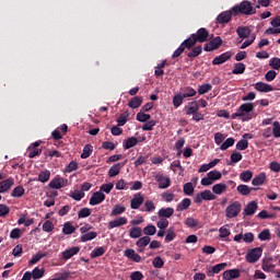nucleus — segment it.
<instances>
[{
  "label": "nucleus",
  "instance_id": "obj_15",
  "mask_svg": "<svg viewBox=\"0 0 280 280\" xmlns=\"http://www.w3.org/2000/svg\"><path fill=\"white\" fill-rule=\"evenodd\" d=\"M155 180L159 183L160 189H167V187L172 185V180L170 179V177H165L163 175H156Z\"/></svg>",
  "mask_w": 280,
  "mask_h": 280
},
{
  "label": "nucleus",
  "instance_id": "obj_25",
  "mask_svg": "<svg viewBox=\"0 0 280 280\" xmlns=\"http://www.w3.org/2000/svg\"><path fill=\"white\" fill-rule=\"evenodd\" d=\"M232 16H233V11H225L218 15L217 21L220 24L229 23Z\"/></svg>",
  "mask_w": 280,
  "mask_h": 280
},
{
  "label": "nucleus",
  "instance_id": "obj_37",
  "mask_svg": "<svg viewBox=\"0 0 280 280\" xmlns=\"http://www.w3.org/2000/svg\"><path fill=\"white\" fill-rule=\"evenodd\" d=\"M195 190H196V186H194L191 182L186 183L183 187V191L185 196H192Z\"/></svg>",
  "mask_w": 280,
  "mask_h": 280
},
{
  "label": "nucleus",
  "instance_id": "obj_52",
  "mask_svg": "<svg viewBox=\"0 0 280 280\" xmlns=\"http://www.w3.org/2000/svg\"><path fill=\"white\" fill-rule=\"evenodd\" d=\"M97 237V232H88L81 236V242H91Z\"/></svg>",
  "mask_w": 280,
  "mask_h": 280
},
{
  "label": "nucleus",
  "instance_id": "obj_60",
  "mask_svg": "<svg viewBox=\"0 0 280 280\" xmlns=\"http://www.w3.org/2000/svg\"><path fill=\"white\" fill-rule=\"evenodd\" d=\"M231 163H229V165H233L235 163H240V161H242L243 156L242 153L240 152H234L231 154Z\"/></svg>",
  "mask_w": 280,
  "mask_h": 280
},
{
  "label": "nucleus",
  "instance_id": "obj_39",
  "mask_svg": "<svg viewBox=\"0 0 280 280\" xmlns=\"http://www.w3.org/2000/svg\"><path fill=\"white\" fill-rule=\"evenodd\" d=\"M24 195L25 188H23V186H16L11 192L12 198H22Z\"/></svg>",
  "mask_w": 280,
  "mask_h": 280
},
{
  "label": "nucleus",
  "instance_id": "obj_28",
  "mask_svg": "<svg viewBox=\"0 0 280 280\" xmlns=\"http://www.w3.org/2000/svg\"><path fill=\"white\" fill-rule=\"evenodd\" d=\"M196 43H198L196 39V35L191 34L186 40L182 43V46L184 49H191V47H194Z\"/></svg>",
  "mask_w": 280,
  "mask_h": 280
},
{
  "label": "nucleus",
  "instance_id": "obj_21",
  "mask_svg": "<svg viewBox=\"0 0 280 280\" xmlns=\"http://www.w3.org/2000/svg\"><path fill=\"white\" fill-rule=\"evenodd\" d=\"M78 253H80V247L79 246H74V247H71L69 249H66L62 253V259H65V260L71 259V257H75V255H78Z\"/></svg>",
  "mask_w": 280,
  "mask_h": 280
},
{
  "label": "nucleus",
  "instance_id": "obj_51",
  "mask_svg": "<svg viewBox=\"0 0 280 280\" xmlns=\"http://www.w3.org/2000/svg\"><path fill=\"white\" fill-rule=\"evenodd\" d=\"M151 117L152 116H150V114L139 112L136 116V119H137V121H141L142 124H145V121H150Z\"/></svg>",
  "mask_w": 280,
  "mask_h": 280
},
{
  "label": "nucleus",
  "instance_id": "obj_64",
  "mask_svg": "<svg viewBox=\"0 0 280 280\" xmlns=\"http://www.w3.org/2000/svg\"><path fill=\"white\" fill-rule=\"evenodd\" d=\"M272 133H273V137H276V139H279V137H280V124H279V121L273 122Z\"/></svg>",
  "mask_w": 280,
  "mask_h": 280
},
{
  "label": "nucleus",
  "instance_id": "obj_47",
  "mask_svg": "<svg viewBox=\"0 0 280 280\" xmlns=\"http://www.w3.org/2000/svg\"><path fill=\"white\" fill-rule=\"evenodd\" d=\"M175 238H176V231L174 230V226H171L166 231L165 242H174Z\"/></svg>",
  "mask_w": 280,
  "mask_h": 280
},
{
  "label": "nucleus",
  "instance_id": "obj_11",
  "mask_svg": "<svg viewBox=\"0 0 280 280\" xmlns=\"http://www.w3.org/2000/svg\"><path fill=\"white\" fill-rule=\"evenodd\" d=\"M12 187H14V178L12 177L0 182V194H8Z\"/></svg>",
  "mask_w": 280,
  "mask_h": 280
},
{
  "label": "nucleus",
  "instance_id": "obj_59",
  "mask_svg": "<svg viewBox=\"0 0 280 280\" xmlns=\"http://www.w3.org/2000/svg\"><path fill=\"white\" fill-rule=\"evenodd\" d=\"M208 176L213 183H215V180H220V178H222V173H220V171H210Z\"/></svg>",
  "mask_w": 280,
  "mask_h": 280
},
{
  "label": "nucleus",
  "instance_id": "obj_3",
  "mask_svg": "<svg viewBox=\"0 0 280 280\" xmlns=\"http://www.w3.org/2000/svg\"><path fill=\"white\" fill-rule=\"evenodd\" d=\"M243 121H250L253 119V113L255 110V103H244L238 107Z\"/></svg>",
  "mask_w": 280,
  "mask_h": 280
},
{
  "label": "nucleus",
  "instance_id": "obj_4",
  "mask_svg": "<svg viewBox=\"0 0 280 280\" xmlns=\"http://www.w3.org/2000/svg\"><path fill=\"white\" fill-rule=\"evenodd\" d=\"M262 253H264V249H261V247H255L247 252L245 259L248 264H257V261L261 259Z\"/></svg>",
  "mask_w": 280,
  "mask_h": 280
},
{
  "label": "nucleus",
  "instance_id": "obj_49",
  "mask_svg": "<svg viewBox=\"0 0 280 280\" xmlns=\"http://www.w3.org/2000/svg\"><path fill=\"white\" fill-rule=\"evenodd\" d=\"M129 117H130V114L128 112H125L124 114H121L117 119L118 126H126Z\"/></svg>",
  "mask_w": 280,
  "mask_h": 280
},
{
  "label": "nucleus",
  "instance_id": "obj_30",
  "mask_svg": "<svg viewBox=\"0 0 280 280\" xmlns=\"http://www.w3.org/2000/svg\"><path fill=\"white\" fill-rule=\"evenodd\" d=\"M191 207V199L185 198L177 205L176 211H187Z\"/></svg>",
  "mask_w": 280,
  "mask_h": 280
},
{
  "label": "nucleus",
  "instance_id": "obj_40",
  "mask_svg": "<svg viewBox=\"0 0 280 280\" xmlns=\"http://www.w3.org/2000/svg\"><path fill=\"white\" fill-rule=\"evenodd\" d=\"M51 178V172L44 170L38 174V180L39 183H47Z\"/></svg>",
  "mask_w": 280,
  "mask_h": 280
},
{
  "label": "nucleus",
  "instance_id": "obj_44",
  "mask_svg": "<svg viewBox=\"0 0 280 280\" xmlns=\"http://www.w3.org/2000/svg\"><path fill=\"white\" fill-rule=\"evenodd\" d=\"M266 182V174L261 173L258 176H256L253 180H252V185L254 186H259V185H264V183Z\"/></svg>",
  "mask_w": 280,
  "mask_h": 280
},
{
  "label": "nucleus",
  "instance_id": "obj_46",
  "mask_svg": "<svg viewBox=\"0 0 280 280\" xmlns=\"http://www.w3.org/2000/svg\"><path fill=\"white\" fill-rule=\"evenodd\" d=\"M93 154V145L91 144H85L83 148V152L81 154V159H89Z\"/></svg>",
  "mask_w": 280,
  "mask_h": 280
},
{
  "label": "nucleus",
  "instance_id": "obj_41",
  "mask_svg": "<svg viewBox=\"0 0 280 280\" xmlns=\"http://www.w3.org/2000/svg\"><path fill=\"white\" fill-rule=\"evenodd\" d=\"M246 71V66L243 62H238L234 66V69L232 70V73L234 75H240Z\"/></svg>",
  "mask_w": 280,
  "mask_h": 280
},
{
  "label": "nucleus",
  "instance_id": "obj_61",
  "mask_svg": "<svg viewBox=\"0 0 280 280\" xmlns=\"http://www.w3.org/2000/svg\"><path fill=\"white\" fill-rule=\"evenodd\" d=\"M213 86L209 83L202 84L198 88L199 95H205V93H209Z\"/></svg>",
  "mask_w": 280,
  "mask_h": 280
},
{
  "label": "nucleus",
  "instance_id": "obj_50",
  "mask_svg": "<svg viewBox=\"0 0 280 280\" xmlns=\"http://www.w3.org/2000/svg\"><path fill=\"white\" fill-rule=\"evenodd\" d=\"M231 235V230L226 225H223L219 229V236L221 240H224Z\"/></svg>",
  "mask_w": 280,
  "mask_h": 280
},
{
  "label": "nucleus",
  "instance_id": "obj_34",
  "mask_svg": "<svg viewBox=\"0 0 280 280\" xmlns=\"http://www.w3.org/2000/svg\"><path fill=\"white\" fill-rule=\"evenodd\" d=\"M63 235H73L75 233V228L73 226V223L66 222L62 228Z\"/></svg>",
  "mask_w": 280,
  "mask_h": 280
},
{
  "label": "nucleus",
  "instance_id": "obj_9",
  "mask_svg": "<svg viewBox=\"0 0 280 280\" xmlns=\"http://www.w3.org/2000/svg\"><path fill=\"white\" fill-rule=\"evenodd\" d=\"M104 200H106V195H104V192H102V190H100L92 195V197L90 199V205L92 207H95V205H102V202H104Z\"/></svg>",
  "mask_w": 280,
  "mask_h": 280
},
{
  "label": "nucleus",
  "instance_id": "obj_29",
  "mask_svg": "<svg viewBox=\"0 0 280 280\" xmlns=\"http://www.w3.org/2000/svg\"><path fill=\"white\" fill-rule=\"evenodd\" d=\"M159 218H172L174 215V208H162L158 212Z\"/></svg>",
  "mask_w": 280,
  "mask_h": 280
},
{
  "label": "nucleus",
  "instance_id": "obj_1",
  "mask_svg": "<svg viewBox=\"0 0 280 280\" xmlns=\"http://www.w3.org/2000/svg\"><path fill=\"white\" fill-rule=\"evenodd\" d=\"M232 12H234V14H245L247 16H250L253 14H257V9L253 5L250 1L244 0L240 3V5L233 7Z\"/></svg>",
  "mask_w": 280,
  "mask_h": 280
},
{
  "label": "nucleus",
  "instance_id": "obj_19",
  "mask_svg": "<svg viewBox=\"0 0 280 280\" xmlns=\"http://www.w3.org/2000/svg\"><path fill=\"white\" fill-rule=\"evenodd\" d=\"M125 257L130 259L131 261H135L136 264H139L141 261V256L135 252L132 248H128L125 250Z\"/></svg>",
  "mask_w": 280,
  "mask_h": 280
},
{
  "label": "nucleus",
  "instance_id": "obj_38",
  "mask_svg": "<svg viewBox=\"0 0 280 280\" xmlns=\"http://www.w3.org/2000/svg\"><path fill=\"white\" fill-rule=\"evenodd\" d=\"M139 143V140L136 137H130L125 141L124 148L125 150H130V148H135Z\"/></svg>",
  "mask_w": 280,
  "mask_h": 280
},
{
  "label": "nucleus",
  "instance_id": "obj_53",
  "mask_svg": "<svg viewBox=\"0 0 280 280\" xmlns=\"http://www.w3.org/2000/svg\"><path fill=\"white\" fill-rule=\"evenodd\" d=\"M240 178L243 180V183H249V180L253 178V171H245L241 173Z\"/></svg>",
  "mask_w": 280,
  "mask_h": 280
},
{
  "label": "nucleus",
  "instance_id": "obj_48",
  "mask_svg": "<svg viewBox=\"0 0 280 280\" xmlns=\"http://www.w3.org/2000/svg\"><path fill=\"white\" fill-rule=\"evenodd\" d=\"M197 91L194 88H185L184 93L182 94L184 96V100L187 97H196Z\"/></svg>",
  "mask_w": 280,
  "mask_h": 280
},
{
  "label": "nucleus",
  "instance_id": "obj_62",
  "mask_svg": "<svg viewBox=\"0 0 280 280\" xmlns=\"http://www.w3.org/2000/svg\"><path fill=\"white\" fill-rule=\"evenodd\" d=\"M183 100H185L183 94H176L173 97V106H175V108H178V106H180L183 104Z\"/></svg>",
  "mask_w": 280,
  "mask_h": 280
},
{
  "label": "nucleus",
  "instance_id": "obj_26",
  "mask_svg": "<svg viewBox=\"0 0 280 280\" xmlns=\"http://www.w3.org/2000/svg\"><path fill=\"white\" fill-rule=\"evenodd\" d=\"M228 188H229V186H226V184L219 183V184H215V185L212 186V191L217 196H222V194H224Z\"/></svg>",
  "mask_w": 280,
  "mask_h": 280
},
{
  "label": "nucleus",
  "instance_id": "obj_31",
  "mask_svg": "<svg viewBox=\"0 0 280 280\" xmlns=\"http://www.w3.org/2000/svg\"><path fill=\"white\" fill-rule=\"evenodd\" d=\"M143 104V97L141 96H135L130 100L128 103L129 108H139Z\"/></svg>",
  "mask_w": 280,
  "mask_h": 280
},
{
  "label": "nucleus",
  "instance_id": "obj_35",
  "mask_svg": "<svg viewBox=\"0 0 280 280\" xmlns=\"http://www.w3.org/2000/svg\"><path fill=\"white\" fill-rule=\"evenodd\" d=\"M253 187H248V185H238L236 188V191L241 194V196H248L250 195V191H253Z\"/></svg>",
  "mask_w": 280,
  "mask_h": 280
},
{
  "label": "nucleus",
  "instance_id": "obj_10",
  "mask_svg": "<svg viewBox=\"0 0 280 280\" xmlns=\"http://www.w3.org/2000/svg\"><path fill=\"white\" fill-rule=\"evenodd\" d=\"M192 36H195V39H197V43H207V40H209V31L202 27V28H199L196 34H192Z\"/></svg>",
  "mask_w": 280,
  "mask_h": 280
},
{
  "label": "nucleus",
  "instance_id": "obj_58",
  "mask_svg": "<svg viewBox=\"0 0 280 280\" xmlns=\"http://www.w3.org/2000/svg\"><path fill=\"white\" fill-rule=\"evenodd\" d=\"M269 67L271 69H276V71H279L280 69V58L279 57H273L269 60Z\"/></svg>",
  "mask_w": 280,
  "mask_h": 280
},
{
  "label": "nucleus",
  "instance_id": "obj_7",
  "mask_svg": "<svg viewBox=\"0 0 280 280\" xmlns=\"http://www.w3.org/2000/svg\"><path fill=\"white\" fill-rule=\"evenodd\" d=\"M66 186H67V179L59 176L52 178L48 184V187H50V189H62V187H66Z\"/></svg>",
  "mask_w": 280,
  "mask_h": 280
},
{
  "label": "nucleus",
  "instance_id": "obj_2",
  "mask_svg": "<svg viewBox=\"0 0 280 280\" xmlns=\"http://www.w3.org/2000/svg\"><path fill=\"white\" fill-rule=\"evenodd\" d=\"M242 213V202L232 201L225 209V218L232 220Z\"/></svg>",
  "mask_w": 280,
  "mask_h": 280
},
{
  "label": "nucleus",
  "instance_id": "obj_5",
  "mask_svg": "<svg viewBox=\"0 0 280 280\" xmlns=\"http://www.w3.org/2000/svg\"><path fill=\"white\" fill-rule=\"evenodd\" d=\"M202 200H215V196L211 190H203L201 192H198L195 197V203L200 205Z\"/></svg>",
  "mask_w": 280,
  "mask_h": 280
},
{
  "label": "nucleus",
  "instance_id": "obj_17",
  "mask_svg": "<svg viewBox=\"0 0 280 280\" xmlns=\"http://www.w3.org/2000/svg\"><path fill=\"white\" fill-rule=\"evenodd\" d=\"M258 206L256 201H250L246 205V207L244 208V215H255V213L257 212Z\"/></svg>",
  "mask_w": 280,
  "mask_h": 280
},
{
  "label": "nucleus",
  "instance_id": "obj_22",
  "mask_svg": "<svg viewBox=\"0 0 280 280\" xmlns=\"http://www.w3.org/2000/svg\"><path fill=\"white\" fill-rule=\"evenodd\" d=\"M198 110H200V105H198V102L196 101L188 103L186 106V115H196Z\"/></svg>",
  "mask_w": 280,
  "mask_h": 280
},
{
  "label": "nucleus",
  "instance_id": "obj_14",
  "mask_svg": "<svg viewBox=\"0 0 280 280\" xmlns=\"http://www.w3.org/2000/svg\"><path fill=\"white\" fill-rule=\"evenodd\" d=\"M151 242L150 236H142L136 242L137 252L143 253L145 250V246H148Z\"/></svg>",
  "mask_w": 280,
  "mask_h": 280
},
{
  "label": "nucleus",
  "instance_id": "obj_20",
  "mask_svg": "<svg viewBox=\"0 0 280 280\" xmlns=\"http://www.w3.org/2000/svg\"><path fill=\"white\" fill-rule=\"evenodd\" d=\"M231 56H233L231 51L223 52L212 60V65H223L226 60H231Z\"/></svg>",
  "mask_w": 280,
  "mask_h": 280
},
{
  "label": "nucleus",
  "instance_id": "obj_54",
  "mask_svg": "<svg viewBox=\"0 0 280 280\" xmlns=\"http://www.w3.org/2000/svg\"><path fill=\"white\" fill-rule=\"evenodd\" d=\"M232 145H235V139L234 138H228L220 147V150H229V148H232Z\"/></svg>",
  "mask_w": 280,
  "mask_h": 280
},
{
  "label": "nucleus",
  "instance_id": "obj_16",
  "mask_svg": "<svg viewBox=\"0 0 280 280\" xmlns=\"http://www.w3.org/2000/svg\"><path fill=\"white\" fill-rule=\"evenodd\" d=\"M240 277H241L240 269H229L223 272L224 280L240 279Z\"/></svg>",
  "mask_w": 280,
  "mask_h": 280
},
{
  "label": "nucleus",
  "instance_id": "obj_57",
  "mask_svg": "<svg viewBox=\"0 0 280 280\" xmlns=\"http://www.w3.org/2000/svg\"><path fill=\"white\" fill-rule=\"evenodd\" d=\"M106 253V249L104 247H97L94 250L91 252V258L95 259L96 257H102Z\"/></svg>",
  "mask_w": 280,
  "mask_h": 280
},
{
  "label": "nucleus",
  "instance_id": "obj_18",
  "mask_svg": "<svg viewBox=\"0 0 280 280\" xmlns=\"http://www.w3.org/2000/svg\"><path fill=\"white\" fill-rule=\"evenodd\" d=\"M124 224H128V219L119 217L118 219L109 221L108 229H117L119 226H124Z\"/></svg>",
  "mask_w": 280,
  "mask_h": 280
},
{
  "label": "nucleus",
  "instance_id": "obj_13",
  "mask_svg": "<svg viewBox=\"0 0 280 280\" xmlns=\"http://www.w3.org/2000/svg\"><path fill=\"white\" fill-rule=\"evenodd\" d=\"M143 200H145V197H143V195H141V192L135 194L130 201L131 209H139V207H141V205H143Z\"/></svg>",
  "mask_w": 280,
  "mask_h": 280
},
{
  "label": "nucleus",
  "instance_id": "obj_24",
  "mask_svg": "<svg viewBox=\"0 0 280 280\" xmlns=\"http://www.w3.org/2000/svg\"><path fill=\"white\" fill-rule=\"evenodd\" d=\"M226 268V262H221L212 267L211 270L207 271L208 277H213L214 275H219V272H222Z\"/></svg>",
  "mask_w": 280,
  "mask_h": 280
},
{
  "label": "nucleus",
  "instance_id": "obj_36",
  "mask_svg": "<svg viewBox=\"0 0 280 280\" xmlns=\"http://www.w3.org/2000/svg\"><path fill=\"white\" fill-rule=\"evenodd\" d=\"M31 276L34 280L43 279V277H45V269L36 267L33 269Z\"/></svg>",
  "mask_w": 280,
  "mask_h": 280
},
{
  "label": "nucleus",
  "instance_id": "obj_8",
  "mask_svg": "<svg viewBox=\"0 0 280 280\" xmlns=\"http://www.w3.org/2000/svg\"><path fill=\"white\" fill-rule=\"evenodd\" d=\"M222 47V37L217 36L209 44L206 45V51H215V49H220Z\"/></svg>",
  "mask_w": 280,
  "mask_h": 280
},
{
  "label": "nucleus",
  "instance_id": "obj_56",
  "mask_svg": "<svg viewBox=\"0 0 280 280\" xmlns=\"http://www.w3.org/2000/svg\"><path fill=\"white\" fill-rule=\"evenodd\" d=\"M161 198L164 200V202H173V200L176 198V195L170 191H165L161 195Z\"/></svg>",
  "mask_w": 280,
  "mask_h": 280
},
{
  "label": "nucleus",
  "instance_id": "obj_55",
  "mask_svg": "<svg viewBox=\"0 0 280 280\" xmlns=\"http://www.w3.org/2000/svg\"><path fill=\"white\" fill-rule=\"evenodd\" d=\"M69 196H70V198H72V200L80 201V200H82V198H84V191L74 190V191L70 192Z\"/></svg>",
  "mask_w": 280,
  "mask_h": 280
},
{
  "label": "nucleus",
  "instance_id": "obj_42",
  "mask_svg": "<svg viewBox=\"0 0 280 280\" xmlns=\"http://www.w3.org/2000/svg\"><path fill=\"white\" fill-rule=\"evenodd\" d=\"M121 213H126V206L116 205L114 206L110 215H121Z\"/></svg>",
  "mask_w": 280,
  "mask_h": 280
},
{
  "label": "nucleus",
  "instance_id": "obj_45",
  "mask_svg": "<svg viewBox=\"0 0 280 280\" xmlns=\"http://www.w3.org/2000/svg\"><path fill=\"white\" fill-rule=\"evenodd\" d=\"M200 54H202V46H196L187 54V56L188 58H198Z\"/></svg>",
  "mask_w": 280,
  "mask_h": 280
},
{
  "label": "nucleus",
  "instance_id": "obj_27",
  "mask_svg": "<svg viewBox=\"0 0 280 280\" xmlns=\"http://www.w3.org/2000/svg\"><path fill=\"white\" fill-rule=\"evenodd\" d=\"M124 166V163H116L114 164L109 171H108V176L110 178H115V176H118V174L121 172V167Z\"/></svg>",
  "mask_w": 280,
  "mask_h": 280
},
{
  "label": "nucleus",
  "instance_id": "obj_33",
  "mask_svg": "<svg viewBox=\"0 0 280 280\" xmlns=\"http://www.w3.org/2000/svg\"><path fill=\"white\" fill-rule=\"evenodd\" d=\"M237 35L240 36V38H242V40H244V38H248V36H250V28L246 27V26H241L236 30Z\"/></svg>",
  "mask_w": 280,
  "mask_h": 280
},
{
  "label": "nucleus",
  "instance_id": "obj_6",
  "mask_svg": "<svg viewBox=\"0 0 280 280\" xmlns=\"http://www.w3.org/2000/svg\"><path fill=\"white\" fill-rule=\"evenodd\" d=\"M234 242H245V244H253V242H255V235L250 232L245 234L240 233L234 236Z\"/></svg>",
  "mask_w": 280,
  "mask_h": 280
},
{
  "label": "nucleus",
  "instance_id": "obj_32",
  "mask_svg": "<svg viewBox=\"0 0 280 280\" xmlns=\"http://www.w3.org/2000/svg\"><path fill=\"white\" fill-rule=\"evenodd\" d=\"M143 235V230L140 226H135L129 231V237L137 240Z\"/></svg>",
  "mask_w": 280,
  "mask_h": 280
},
{
  "label": "nucleus",
  "instance_id": "obj_23",
  "mask_svg": "<svg viewBox=\"0 0 280 280\" xmlns=\"http://www.w3.org/2000/svg\"><path fill=\"white\" fill-rule=\"evenodd\" d=\"M185 224L188 226V229H202V223L191 217L185 220Z\"/></svg>",
  "mask_w": 280,
  "mask_h": 280
},
{
  "label": "nucleus",
  "instance_id": "obj_43",
  "mask_svg": "<svg viewBox=\"0 0 280 280\" xmlns=\"http://www.w3.org/2000/svg\"><path fill=\"white\" fill-rule=\"evenodd\" d=\"M47 253L38 252L36 255L32 257V259L28 261L31 266H34V264H38L45 257Z\"/></svg>",
  "mask_w": 280,
  "mask_h": 280
},
{
  "label": "nucleus",
  "instance_id": "obj_63",
  "mask_svg": "<svg viewBox=\"0 0 280 280\" xmlns=\"http://www.w3.org/2000/svg\"><path fill=\"white\" fill-rule=\"evenodd\" d=\"M143 233L147 235L145 237H148V235H156V226L148 225L143 229Z\"/></svg>",
  "mask_w": 280,
  "mask_h": 280
},
{
  "label": "nucleus",
  "instance_id": "obj_12",
  "mask_svg": "<svg viewBox=\"0 0 280 280\" xmlns=\"http://www.w3.org/2000/svg\"><path fill=\"white\" fill-rule=\"evenodd\" d=\"M254 89L258 91V93H272V91H275V88H272V85L264 82L255 83Z\"/></svg>",
  "mask_w": 280,
  "mask_h": 280
}]
</instances>
